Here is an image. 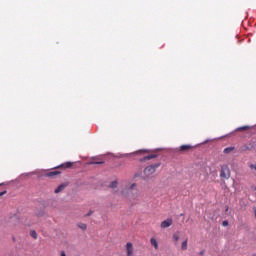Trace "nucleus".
I'll return each mask as SVG.
<instances>
[{
	"instance_id": "1",
	"label": "nucleus",
	"mask_w": 256,
	"mask_h": 256,
	"mask_svg": "<svg viewBox=\"0 0 256 256\" xmlns=\"http://www.w3.org/2000/svg\"><path fill=\"white\" fill-rule=\"evenodd\" d=\"M136 187V183L126 185L125 188H123L121 191L122 197H125V199H128V201L137 199V197H139V191H137Z\"/></svg>"
},
{
	"instance_id": "2",
	"label": "nucleus",
	"mask_w": 256,
	"mask_h": 256,
	"mask_svg": "<svg viewBox=\"0 0 256 256\" xmlns=\"http://www.w3.org/2000/svg\"><path fill=\"white\" fill-rule=\"evenodd\" d=\"M220 177L221 179H229L231 177V169H229V166H221Z\"/></svg>"
},
{
	"instance_id": "3",
	"label": "nucleus",
	"mask_w": 256,
	"mask_h": 256,
	"mask_svg": "<svg viewBox=\"0 0 256 256\" xmlns=\"http://www.w3.org/2000/svg\"><path fill=\"white\" fill-rule=\"evenodd\" d=\"M159 167V164L156 165H150L148 167H146L144 169V173L147 177H149V175H153V173H155V171H157V168Z\"/></svg>"
},
{
	"instance_id": "4",
	"label": "nucleus",
	"mask_w": 256,
	"mask_h": 256,
	"mask_svg": "<svg viewBox=\"0 0 256 256\" xmlns=\"http://www.w3.org/2000/svg\"><path fill=\"white\" fill-rule=\"evenodd\" d=\"M173 225V218H167L161 222V229H167Z\"/></svg>"
},
{
	"instance_id": "5",
	"label": "nucleus",
	"mask_w": 256,
	"mask_h": 256,
	"mask_svg": "<svg viewBox=\"0 0 256 256\" xmlns=\"http://www.w3.org/2000/svg\"><path fill=\"white\" fill-rule=\"evenodd\" d=\"M126 253H127L126 256H133V243L128 242L126 244Z\"/></svg>"
},
{
	"instance_id": "6",
	"label": "nucleus",
	"mask_w": 256,
	"mask_h": 256,
	"mask_svg": "<svg viewBox=\"0 0 256 256\" xmlns=\"http://www.w3.org/2000/svg\"><path fill=\"white\" fill-rule=\"evenodd\" d=\"M254 147L255 146L252 143H248L242 146L241 151H251Z\"/></svg>"
},
{
	"instance_id": "7",
	"label": "nucleus",
	"mask_w": 256,
	"mask_h": 256,
	"mask_svg": "<svg viewBox=\"0 0 256 256\" xmlns=\"http://www.w3.org/2000/svg\"><path fill=\"white\" fill-rule=\"evenodd\" d=\"M155 157H157V155L156 154H149V155H147V156H144L143 158H141L140 159V161H149V160H151V159H155Z\"/></svg>"
},
{
	"instance_id": "8",
	"label": "nucleus",
	"mask_w": 256,
	"mask_h": 256,
	"mask_svg": "<svg viewBox=\"0 0 256 256\" xmlns=\"http://www.w3.org/2000/svg\"><path fill=\"white\" fill-rule=\"evenodd\" d=\"M189 149H193V146L189 144H183L180 146V151H189Z\"/></svg>"
},
{
	"instance_id": "9",
	"label": "nucleus",
	"mask_w": 256,
	"mask_h": 256,
	"mask_svg": "<svg viewBox=\"0 0 256 256\" xmlns=\"http://www.w3.org/2000/svg\"><path fill=\"white\" fill-rule=\"evenodd\" d=\"M67 187V184H60L54 191V193H61Z\"/></svg>"
},
{
	"instance_id": "10",
	"label": "nucleus",
	"mask_w": 256,
	"mask_h": 256,
	"mask_svg": "<svg viewBox=\"0 0 256 256\" xmlns=\"http://www.w3.org/2000/svg\"><path fill=\"white\" fill-rule=\"evenodd\" d=\"M252 126L250 125H246V126H240L238 128H236L234 131L237 132V131H247V129H251Z\"/></svg>"
},
{
	"instance_id": "11",
	"label": "nucleus",
	"mask_w": 256,
	"mask_h": 256,
	"mask_svg": "<svg viewBox=\"0 0 256 256\" xmlns=\"http://www.w3.org/2000/svg\"><path fill=\"white\" fill-rule=\"evenodd\" d=\"M150 243L155 249H159V244L157 243V240L155 238H151Z\"/></svg>"
},
{
	"instance_id": "12",
	"label": "nucleus",
	"mask_w": 256,
	"mask_h": 256,
	"mask_svg": "<svg viewBox=\"0 0 256 256\" xmlns=\"http://www.w3.org/2000/svg\"><path fill=\"white\" fill-rule=\"evenodd\" d=\"M232 151H235V147H233V146L225 148V149L223 150V153H224L225 155H227V154L231 153Z\"/></svg>"
},
{
	"instance_id": "13",
	"label": "nucleus",
	"mask_w": 256,
	"mask_h": 256,
	"mask_svg": "<svg viewBox=\"0 0 256 256\" xmlns=\"http://www.w3.org/2000/svg\"><path fill=\"white\" fill-rule=\"evenodd\" d=\"M59 171H52V172H48L46 175L47 177H55V175H59Z\"/></svg>"
},
{
	"instance_id": "14",
	"label": "nucleus",
	"mask_w": 256,
	"mask_h": 256,
	"mask_svg": "<svg viewBox=\"0 0 256 256\" xmlns=\"http://www.w3.org/2000/svg\"><path fill=\"white\" fill-rule=\"evenodd\" d=\"M72 163L71 162H66L64 164L61 165V167H64V169H69L70 167H72Z\"/></svg>"
},
{
	"instance_id": "15",
	"label": "nucleus",
	"mask_w": 256,
	"mask_h": 256,
	"mask_svg": "<svg viewBox=\"0 0 256 256\" xmlns=\"http://www.w3.org/2000/svg\"><path fill=\"white\" fill-rule=\"evenodd\" d=\"M117 185H118L117 181H113V182L110 183L109 187L111 189H116Z\"/></svg>"
},
{
	"instance_id": "16",
	"label": "nucleus",
	"mask_w": 256,
	"mask_h": 256,
	"mask_svg": "<svg viewBox=\"0 0 256 256\" xmlns=\"http://www.w3.org/2000/svg\"><path fill=\"white\" fill-rule=\"evenodd\" d=\"M78 227H79L80 229H82L83 231H85V229H87V224L81 223V224H78Z\"/></svg>"
},
{
	"instance_id": "17",
	"label": "nucleus",
	"mask_w": 256,
	"mask_h": 256,
	"mask_svg": "<svg viewBox=\"0 0 256 256\" xmlns=\"http://www.w3.org/2000/svg\"><path fill=\"white\" fill-rule=\"evenodd\" d=\"M182 250L187 251V240L182 242Z\"/></svg>"
},
{
	"instance_id": "18",
	"label": "nucleus",
	"mask_w": 256,
	"mask_h": 256,
	"mask_svg": "<svg viewBox=\"0 0 256 256\" xmlns=\"http://www.w3.org/2000/svg\"><path fill=\"white\" fill-rule=\"evenodd\" d=\"M30 235H31V237H33V239H37V232L35 230H32L30 232Z\"/></svg>"
},
{
	"instance_id": "19",
	"label": "nucleus",
	"mask_w": 256,
	"mask_h": 256,
	"mask_svg": "<svg viewBox=\"0 0 256 256\" xmlns=\"http://www.w3.org/2000/svg\"><path fill=\"white\" fill-rule=\"evenodd\" d=\"M173 239L177 243V241H179V234L177 233L173 234Z\"/></svg>"
},
{
	"instance_id": "20",
	"label": "nucleus",
	"mask_w": 256,
	"mask_h": 256,
	"mask_svg": "<svg viewBox=\"0 0 256 256\" xmlns=\"http://www.w3.org/2000/svg\"><path fill=\"white\" fill-rule=\"evenodd\" d=\"M145 152H147V150H139L135 152V155H141V153H145Z\"/></svg>"
},
{
	"instance_id": "21",
	"label": "nucleus",
	"mask_w": 256,
	"mask_h": 256,
	"mask_svg": "<svg viewBox=\"0 0 256 256\" xmlns=\"http://www.w3.org/2000/svg\"><path fill=\"white\" fill-rule=\"evenodd\" d=\"M222 225H223V227H227V226L229 225V221L224 220V221L222 222Z\"/></svg>"
},
{
	"instance_id": "22",
	"label": "nucleus",
	"mask_w": 256,
	"mask_h": 256,
	"mask_svg": "<svg viewBox=\"0 0 256 256\" xmlns=\"http://www.w3.org/2000/svg\"><path fill=\"white\" fill-rule=\"evenodd\" d=\"M6 193H7V191L0 192V197H3V195H5Z\"/></svg>"
},
{
	"instance_id": "23",
	"label": "nucleus",
	"mask_w": 256,
	"mask_h": 256,
	"mask_svg": "<svg viewBox=\"0 0 256 256\" xmlns=\"http://www.w3.org/2000/svg\"><path fill=\"white\" fill-rule=\"evenodd\" d=\"M199 255H201V256L205 255V250H201V251L199 252Z\"/></svg>"
},
{
	"instance_id": "24",
	"label": "nucleus",
	"mask_w": 256,
	"mask_h": 256,
	"mask_svg": "<svg viewBox=\"0 0 256 256\" xmlns=\"http://www.w3.org/2000/svg\"><path fill=\"white\" fill-rule=\"evenodd\" d=\"M60 256H67V254H65V251H61Z\"/></svg>"
},
{
	"instance_id": "25",
	"label": "nucleus",
	"mask_w": 256,
	"mask_h": 256,
	"mask_svg": "<svg viewBox=\"0 0 256 256\" xmlns=\"http://www.w3.org/2000/svg\"><path fill=\"white\" fill-rule=\"evenodd\" d=\"M91 215H93V212H92V211H90V212L87 214V217H89V216H91Z\"/></svg>"
},
{
	"instance_id": "26",
	"label": "nucleus",
	"mask_w": 256,
	"mask_h": 256,
	"mask_svg": "<svg viewBox=\"0 0 256 256\" xmlns=\"http://www.w3.org/2000/svg\"><path fill=\"white\" fill-rule=\"evenodd\" d=\"M96 165H101L103 162H94Z\"/></svg>"
},
{
	"instance_id": "27",
	"label": "nucleus",
	"mask_w": 256,
	"mask_h": 256,
	"mask_svg": "<svg viewBox=\"0 0 256 256\" xmlns=\"http://www.w3.org/2000/svg\"><path fill=\"white\" fill-rule=\"evenodd\" d=\"M209 143V139L205 140L202 144Z\"/></svg>"
},
{
	"instance_id": "28",
	"label": "nucleus",
	"mask_w": 256,
	"mask_h": 256,
	"mask_svg": "<svg viewBox=\"0 0 256 256\" xmlns=\"http://www.w3.org/2000/svg\"><path fill=\"white\" fill-rule=\"evenodd\" d=\"M226 211H229V207L226 208Z\"/></svg>"
},
{
	"instance_id": "29",
	"label": "nucleus",
	"mask_w": 256,
	"mask_h": 256,
	"mask_svg": "<svg viewBox=\"0 0 256 256\" xmlns=\"http://www.w3.org/2000/svg\"><path fill=\"white\" fill-rule=\"evenodd\" d=\"M253 256H256V254H254Z\"/></svg>"
}]
</instances>
